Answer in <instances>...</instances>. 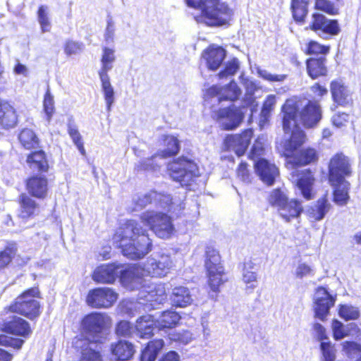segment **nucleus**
<instances>
[{"instance_id": "34", "label": "nucleus", "mask_w": 361, "mask_h": 361, "mask_svg": "<svg viewBox=\"0 0 361 361\" xmlns=\"http://www.w3.org/2000/svg\"><path fill=\"white\" fill-rule=\"evenodd\" d=\"M334 188V202L339 205L347 204L350 196L348 194L350 183L347 180L341 181L338 185H331Z\"/></svg>"}, {"instance_id": "35", "label": "nucleus", "mask_w": 361, "mask_h": 361, "mask_svg": "<svg viewBox=\"0 0 361 361\" xmlns=\"http://www.w3.org/2000/svg\"><path fill=\"white\" fill-rule=\"evenodd\" d=\"M8 310L11 313H18L30 319H35L40 314L39 307H36L34 310L29 304L23 302H15L9 306Z\"/></svg>"}, {"instance_id": "52", "label": "nucleus", "mask_w": 361, "mask_h": 361, "mask_svg": "<svg viewBox=\"0 0 361 361\" xmlns=\"http://www.w3.org/2000/svg\"><path fill=\"white\" fill-rule=\"evenodd\" d=\"M16 255L13 247H7L0 252V269L5 268L11 262Z\"/></svg>"}, {"instance_id": "18", "label": "nucleus", "mask_w": 361, "mask_h": 361, "mask_svg": "<svg viewBox=\"0 0 361 361\" xmlns=\"http://www.w3.org/2000/svg\"><path fill=\"white\" fill-rule=\"evenodd\" d=\"M255 168L262 181L267 185H273L279 175V169L275 164L264 159L257 160L255 164Z\"/></svg>"}, {"instance_id": "7", "label": "nucleus", "mask_w": 361, "mask_h": 361, "mask_svg": "<svg viewBox=\"0 0 361 361\" xmlns=\"http://www.w3.org/2000/svg\"><path fill=\"white\" fill-rule=\"evenodd\" d=\"M188 6L197 8L206 19L216 20L214 23H228L226 19L219 17V13L229 14L230 9L219 0H185Z\"/></svg>"}, {"instance_id": "9", "label": "nucleus", "mask_w": 361, "mask_h": 361, "mask_svg": "<svg viewBox=\"0 0 361 361\" xmlns=\"http://www.w3.org/2000/svg\"><path fill=\"white\" fill-rule=\"evenodd\" d=\"M352 174L351 162L343 153L333 156L329 164V180L331 185H338Z\"/></svg>"}, {"instance_id": "11", "label": "nucleus", "mask_w": 361, "mask_h": 361, "mask_svg": "<svg viewBox=\"0 0 361 361\" xmlns=\"http://www.w3.org/2000/svg\"><path fill=\"white\" fill-rule=\"evenodd\" d=\"M117 293L110 288H98L89 291L87 303L94 308H107L117 300Z\"/></svg>"}, {"instance_id": "28", "label": "nucleus", "mask_w": 361, "mask_h": 361, "mask_svg": "<svg viewBox=\"0 0 361 361\" xmlns=\"http://www.w3.org/2000/svg\"><path fill=\"white\" fill-rule=\"evenodd\" d=\"M303 211L301 202L298 200H287L285 204L278 209L279 215L287 222L293 219L300 216Z\"/></svg>"}, {"instance_id": "36", "label": "nucleus", "mask_w": 361, "mask_h": 361, "mask_svg": "<svg viewBox=\"0 0 361 361\" xmlns=\"http://www.w3.org/2000/svg\"><path fill=\"white\" fill-rule=\"evenodd\" d=\"M164 345V343L161 339L149 342L142 352L140 361H155Z\"/></svg>"}, {"instance_id": "50", "label": "nucleus", "mask_w": 361, "mask_h": 361, "mask_svg": "<svg viewBox=\"0 0 361 361\" xmlns=\"http://www.w3.org/2000/svg\"><path fill=\"white\" fill-rule=\"evenodd\" d=\"M315 8L332 16L336 15L338 13V8L333 2L329 0H317Z\"/></svg>"}, {"instance_id": "27", "label": "nucleus", "mask_w": 361, "mask_h": 361, "mask_svg": "<svg viewBox=\"0 0 361 361\" xmlns=\"http://www.w3.org/2000/svg\"><path fill=\"white\" fill-rule=\"evenodd\" d=\"M226 56V52L221 47H210L202 53V57L207 61L210 70H216L221 64Z\"/></svg>"}, {"instance_id": "23", "label": "nucleus", "mask_w": 361, "mask_h": 361, "mask_svg": "<svg viewBox=\"0 0 361 361\" xmlns=\"http://www.w3.org/2000/svg\"><path fill=\"white\" fill-rule=\"evenodd\" d=\"M169 300L171 305L176 307H186L193 302L190 290L183 286H176L172 289Z\"/></svg>"}, {"instance_id": "33", "label": "nucleus", "mask_w": 361, "mask_h": 361, "mask_svg": "<svg viewBox=\"0 0 361 361\" xmlns=\"http://www.w3.org/2000/svg\"><path fill=\"white\" fill-rule=\"evenodd\" d=\"M111 351L116 360L126 361L132 357L135 353V348L132 343L126 341H120L112 345Z\"/></svg>"}, {"instance_id": "64", "label": "nucleus", "mask_w": 361, "mask_h": 361, "mask_svg": "<svg viewBox=\"0 0 361 361\" xmlns=\"http://www.w3.org/2000/svg\"><path fill=\"white\" fill-rule=\"evenodd\" d=\"M68 132L75 145L82 142L81 135L75 125L73 123H68Z\"/></svg>"}, {"instance_id": "10", "label": "nucleus", "mask_w": 361, "mask_h": 361, "mask_svg": "<svg viewBox=\"0 0 361 361\" xmlns=\"http://www.w3.org/2000/svg\"><path fill=\"white\" fill-rule=\"evenodd\" d=\"M154 202L159 204L161 207H169V210H171L176 205L175 201L169 195L157 193L155 191H151L145 195H140L135 197L133 200L134 207L131 211H139L144 209L147 204Z\"/></svg>"}, {"instance_id": "63", "label": "nucleus", "mask_w": 361, "mask_h": 361, "mask_svg": "<svg viewBox=\"0 0 361 361\" xmlns=\"http://www.w3.org/2000/svg\"><path fill=\"white\" fill-rule=\"evenodd\" d=\"M348 114L338 112L332 116L331 121L334 126L340 128L345 126L348 122Z\"/></svg>"}, {"instance_id": "49", "label": "nucleus", "mask_w": 361, "mask_h": 361, "mask_svg": "<svg viewBox=\"0 0 361 361\" xmlns=\"http://www.w3.org/2000/svg\"><path fill=\"white\" fill-rule=\"evenodd\" d=\"M339 316L345 320H355L360 317V312L355 307L343 305H341L339 312Z\"/></svg>"}, {"instance_id": "20", "label": "nucleus", "mask_w": 361, "mask_h": 361, "mask_svg": "<svg viewBox=\"0 0 361 361\" xmlns=\"http://www.w3.org/2000/svg\"><path fill=\"white\" fill-rule=\"evenodd\" d=\"M218 118L224 129L233 130L239 126L243 120V115L239 109L228 108L219 111Z\"/></svg>"}, {"instance_id": "19", "label": "nucleus", "mask_w": 361, "mask_h": 361, "mask_svg": "<svg viewBox=\"0 0 361 361\" xmlns=\"http://www.w3.org/2000/svg\"><path fill=\"white\" fill-rule=\"evenodd\" d=\"M73 344L81 352L80 361H102L101 355L94 348V343L84 338H75Z\"/></svg>"}, {"instance_id": "14", "label": "nucleus", "mask_w": 361, "mask_h": 361, "mask_svg": "<svg viewBox=\"0 0 361 361\" xmlns=\"http://www.w3.org/2000/svg\"><path fill=\"white\" fill-rule=\"evenodd\" d=\"M240 94V89L235 82L232 81L228 86L224 88H221L217 85L211 87L207 90L205 97L214 98L215 101L220 102L222 100H236Z\"/></svg>"}, {"instance_id": "16", "label": "nucleus", "mask_w": 361, "mask_h": 361, "mask_svg": "<svg viewBox=\"0 0 361 361\" xmlns=\"http://www.w3.org/2000/svg\"><path fill=\"white\" fill-rule=\"evenodd\" d=\"M2 329L6 333L23 337H27L32 333L28 322L16 315L7 317L4 320Z\"/></svg>"}, {"instance_id": "38", "label": "nucleus", "mask_w": 361, "mask_h": 361, "mask_svg": "<svg viewBox=\"0 0 361 361\" xmlns=\"http://www.w3.org/2000/svg\"><path fill=\"white\" fill-rule=\"evenodd\" d=\"M18 140L26 149H35L39 144V140L35 133L29 128H25L20 133Z\"/></svg>"}, {"instance_id": "1", "label": "nucleus", "mask_w": 361, "mask_h": 361, "mask_svg": "<svg viewBox=\"0 0 361 361\" xmlns=\"http://www.w3.org/2000/svg\"><path fill=\"white\" fill-rule=\"evenodd\" d=\"M140 220L127 221L114 236V240L119 241L123 254L132 259L143 258L152 249V241L141 223L160 238H169L174 231L171 217L163 212L146 211L140 215Z\"/></svg>"}, {"instance_id": "15", "label": "nucleus", "mask_w": 361, "mask_h": 361, "mask_svg": "<svg viewBox=\"0 0 361 361\" xmlns=\"http://www.w3.org/2000/svg\"><path fill=\"white\" fill-rule=\"evenodd\" d=\"M252 137V130H247L240 135L228 136L224 140L225 147L227 150L235 152L240 157L245 152Z\"/></svg>"}, {"instance_id": "21", "label": "nucleus", "mask_w": 361, "mask_h": 361, "mask_svg": "<svg viewBox=\"0 0 361 361\" xmlns=\"http://www.w3.org/2000/svg\"><path fill=\"white\" fill-rule=\"evenodd\" d=\"M109 317L104 314L92 313L85 317L83 327L87 331L97 334L101 332L109 324Z\"/></svg>"}, {"instance_id": "45", "label": "nucleus", "mask_w": 361, "mask_h": 361, "mask_svg": "<svg viewBox=\"0 0 361 361\" xmlns=\"http://www.w3.org/2000/svg\"><path fill=\"white\" fill-rule=\"evenodd\" d=\"M116 332L118 336L124 337H130L135 335L136 337L142 338L137 334V324L133 327L128 321H121L116 326Z\"/></svg>"}, {"instance_id": "56", "label": "nucleus", "mask_w": 361, "mask_h": 361, "mask_svg": "<svg viewBox=\"0 0 361 361\" xmlns=\"http://www.w3.org/2000/svg\"><path fill=\"white\" fill-rule=\"evenodd\" d=\"M238 69L239 62L238 59H233L226 63L225 69L219 73V78H223L229 75H233L238 71Z\"/></svg>"}, {"instance_id": "12", "label": "nucleus", "mask_w": 361, "mask_h": 361, "mask_svg": "<svg viewBox=\"0 0 361 361\" xmlns=\"http://www.w3.org/2000/svg\"><path fill=\"white\" fill-rule=\"evenodd\" d=\"M315 317L322 321L325 320L329 310L334 305L335 298L323 287L317 288L314 295Z\"/></svg>"}, {"instance_id": "42", "label": "nucleus", "mask_w": 361, "mask_h": 361, "mask_svg": "<svg viewBox=\"0 0 361 361\" xmlns=\"http://www.w3.org/2000/svg\"><path fill=\"white\" fill-rule=\"evenodd\" d=\"M39 297V291L38 288L35 287L31 288L19 295L16 299L15 302H23L25 303H27L35 310L36 307H40L39 302L35 299Z\"/></svg>"}, {"instance_id": "43", "label": "nucleus", "mask_w": 361, "mask_h": 361, "mask_svg": "<svg viewBox=\"0 0 361 361\" xmlns=\"http://www.w3.org/2000/svg\"><path fill=\"white\" fill-rule=\"evenodd\" d=\"M291 9L294 20L302 22L307 13V2L305 0H292Z\"/></svg>"}, {"instance_id": "8", "label": "nucleus", "mask_w": 361, "mask_h": 361, "mask_svg": "<svg viewBox=\"0 0 361 361\" xmlns=\"http://www.w3.org/2000/svg\"><path fill=\"white\" fill-rule=\"evenodd\" d=\"M174 267L171 257L164 252L149 257L143 265L142 271L147 276L152 277H164Z\"/></svg>"}, {"instance_id": "4", "label": "nucleus", "mask_w": 361, "mask_h": 361, "mask_svg": "<svg viewBox=\"0 0 361 361\" xmlns=\"http://www.w3.org/2000/svg\"><path fill=\"white\" fill-rule=\"evenodd\" d=\"M134 274L133 268L127 269L123 264L113 263L97 267L93 272L92 279L97 283H112L120 276L123 283H130V287L134 288L133 283L139 280L138 278L133 277Z\"/></svg>"}, {"instance_id": "29", "label": "nucleus", "mask_w": 361, "mask_h": 361, "mask_svg": "<svg viewBox=\"0 0 361 361\" xmlns=\"http://www.w3.org/2000/svg\"><path fill=\"white\" fill-rule=\"evenodd\" d=\"M17 115L14 108L8 102H0V126L9 129L16 126Z\"/></svg>"}, {"instance_id": "51", "label": "nucleus", "mask_w": 361, "mask_h": 361, "mask_svg": "<svg viewBox=\"0 0 361 361\" xmlns=\"http://www.w3.org/2000/svg\"><path fill=\"white\" fill-rule=\"evenodd\" d=\"M343 349L345 355L351 360L358 358L361 355V345L355 342H345Z\"/></svg>"}, {"instance_id": "22", "label": "nucleus", "mask_w": 361, "mask_h": 361, "mask_svg": "<svg viewBox=\"0 0 361 361\" xmlns=\"http://www.w3.org/2000/svg\"><path fill=\"white\" fill-rule=\"evenodd\" d=\"M140 297L151 302V305L163 303L166 299L164 284L159 283L149 286L147 288H144L140 293Z\"/></svg>"}, {"instance_id": "24", "label": "nucleus", "mask_w": 361, "mask_h": 361, "mask_svg": "<svg viewBox=\"0 0 361 361\" xmlns=\"http://www.w3.org/2000/svg\"><path fill=\"white\" fill-rule=\"evenodd\" d=\"M331 209V204L326 195L319 198L314 205L307 209V215L310 220L319 221L322 220Z\"/></svg>"}, {"instance_id": "54", "label": "nucleus", "mask_w": 361, "mask_h": 361, "mask_svg": "<svg viewBox=\"0 0 361 361\" xmlns=\"http://www.w3.org/2000/svg\"><path fill=\"white\" fill-rule=\"evenodd\" d=\"M265 149V139L263 136L259 137L254 143L250 157L252 159H257L260 155L263 154Z\"/></svg>"}, {"instance_id": "58", "label": "nucleus", "mask_w": 361, "mask_h": 361, "mask_svg": "<svg viewBox=\"0 0 361 361\" xmlns=\"http://www.w3.org/2000/svg\"><path fill=\"white\" fill-rule=\"evenodd\" d=\"M83 44L74 41H68L65 44L64 51L66 55H75L82 52Z\"/></svg>"}, {"instance_id": "46", "label": "nucleus", "mask_w": 361, "mask_h": 361, "mask_svg": "<svg viewBox=\"0 0 361 361\" xmlns=\"http://www.w3.org/2000/svg\"><path fill=\"white\" fill-rule=\"evenodd\" d=\"M164 141L166 145V149L164 152L163 157L173 156L178 152L180 145L177 137L173 135H165Z\"/></svg>"}, {"instance_id": "39", "label": "nucleus", "mask_w": 361, "mask_h": 361, "mask_svg": "<svg viewBox=\"0 0 361 361\" xmlns=\"http://www.w3.org/2000/svg\"><path fill=\"white\" fill-rule=\"evenodd\" d=\"M311 29L320 37L328 39L341 32L338 24H312Z\"/></svg>"}, {"instance_id": "6", "label": "nucleus", "mask_w": 361, "mask_h": 361, "mask_svg": "<svg viewBox=\"0 0 361 361\" xmlns=\"http://www.w3.org/2000/svg\"><path fill=\"white\" fill-rule=\"evenodd\" d=\"M204 265L209 278V285L213 291L216 292L219 287L226 281L223 279L224 269L216 250L210 247H207Z\"/></svg>"}, {"instance_id": "40", "label": "nucleus", "mask_w": 361, "mask_h": 361, "mask_svg": "<svg viewBox=\"0 0 361 361\" xmlns=\"http://www.w3.org/2000/svg\"><path fill=\"white\" fill-rule=\"evenodd\" d=\"M102 82V89L104 93L106 109L108 111L111 109V106L114 102V90L110 82L109 75H99Z\"/></svg>"}, {"instance_id": "13", "label": "nucleus", "mask_w": 361, "mask_h": 361, "mask_svg": "<svg viewBox=\"0 0 361 361\" xmlns=\"http://www.w3.org/2000/svg\"><path fill=\"white\" fill-rule=\"evenodd\" d=\"M293 181L295 183L302 196L307 200L314 197L312 188L315 178L313 173L307 169L295 170L292 174Z\"/></svg>"}, {"instance_id": "31", "label": "nucleus", "mask_w": 361, "mask_h": 361, "mask_svg": "<svg viewBox=\"0 0 361 361\" xmlns=\"http://www.w3.org/2000/svg\"><path fill=\"white\" fill-rule=\"evenodd\" d=\"M242 280L245 284V290L247 293H252L257 287V274L255 271V264L252 261L244 263Z\"/></svg>"}, {"instance_id": "53", "label": "nucleus", "mask_w": 361, "mask_h": 361, "mask_svg": "<svg viewBox=\"0 0 361 361\" xmlns=\"http://www.w3.org/2000/svg\"><path fill=\"white\" fill-rule=\"evenodd\" d=\"M170 339L181 344L187 345L192 341L193 336L189 331H181L171 334Z\"/></svg>"}, {"instance_id": "55", "label": "nucleus", "mask_w": 361, "mask_h": 361, "mask_svg": "<svg viewBox=\"0 0 361 361\" xmlns=\"http://www.w3.org/2000/svg\"><path fill=\"white\" fill-rule=\"evenodd\" d=\"M329 51V47H325L317 42L311 41L307 44L306 53L308 54H326Z\"/></svg>"}, {"instance_id": "60", "label": "nucleus", "mask_w": 361, "mask_h": 361, "mask_svg": "<svg viewBox=\"0 0 361 361\" xmlns=\"http://www.w3.org/2000/svg\"><path fill=\"white\" fill-rule=\"evenodd\" d=\"M332 329L334 337L336 340L342 339L348 334V331L345 329L343 324L336 319H334L332 322Z\"/></svg>"}, {"instance_id": "3", "label": "nucleus", "mask_w": 361, "mask_h": 361, "mask_svg": "<svg viewBox=\"0 0 361 361\" xmlns=\"http://www.w3.org/2000/svg\"><path fill=\"white\" fill-rule=\"evenodd\" d=\"M180 318L178 312L171 310L164 311L156 317L145 315L137 320V331L141 338L147 339L153 335L154 326L159 330L172 329Z\"/></svg>"}, {"instance_id": "2", "label": "nucleus", "mask_w": 361, "mask_h": 361, "mask_svg": "<svg viewBox=\"0 0 361 361\" xmlns=\"http://www.w3.org/2000/svg\"><path fill=\"white\" fill-rule=\"evenodd\" d=\"M283 128L288 134L291 133L286 149L292 151L300 147L305 140V134L298 127L302 123L306 128L317 125L322 118V109L318 102L305 99H287L282 107Z\"/></svg>"}, {"instance_id": "5", "label": "nucleus", "mask_w": 361, "mask_h": 361, "mask_svg": "<svg viewBox=\"0 0 361 361\" xmlns=\"http://www.w3.org/2000/svg\"><path fill=\"white\" fill-rule=\"evenodd\" d=\"M170 177L179 182L182 186H188L199 176L196 164L185 158H179L169 163L167 166Z\"/></svg>"}, {"instance_id": "26", "label": "nucleus", "mask_w": 361, "mask_h": 361, "mask_svg": "<svg viewBox=\"0 0 361 361\" xmlns=\"http://www.w3.org/2000/svg\"><path fill=\"white\" fill-rule=\"evenodd\" d=\"M116 50L114 47L103 45L100 59L101 67L98 71L99 75H109L108 73L114 68L116 61Z\"/></svg>"}, {"instance_id": "44", "label": "nucleus", "mask_w": 361, "mask_h": 361, "mask_svg": "<svg viewBox=\"0 0 361 361\" xmlns=\"http://www.w3.org/2000/svg\"><path fill=\"white\" fill-rule=\"evenodd\" d=\"M267 200L269 203L278 210L288 198L286 192L281 189H274L270 192Z\"/></svg>"}, {"instance_id": "17", "label": "nucleus", "mask_w": 361, "mask_h": 361, "mask_svg": "<svg viewBox=\"0 0 361 361\" xmlns=\"http://www.w3.org/2000/svg\"><path fill=\"white\" fill-rule=\"evenodd\" d=\"M289 141V139L287 140L284 144L285 152L284 154L287 157V162L289 164L293 166H300V165H307L313 162H315L318 156L317 152L314 149L307 148L300 150L298 154H294L293 156L291 154L295 151L298 147L292 151H289L286 149L287 142Z\"/></svg>"}, {"instance_id": "61", "label": "nucleus", "mask_w": 361, "mask_h": 361, "mask_svg": "<svg viewBox=\"0 0 361 361\" xmlns=\"http://www.w3.org/2000/svg\"><path fill=\"white\" fill-rule=\"evenodd\" d=\"M257 73L259 77L262 78L263 79L269 82H282L286 78V75L271 74L267 70L263 69H258Z\"/></svg>"}, {"instance_id": "59", "label": "nucleus", "mask_w": 361, "mask_h": 361, "mask_svg": "<svg viewBox=\"0 0 361 361\" xmlns=\"http://www.w3.org/2000/svg\"><path fill=\"white\" fill-rule=\"evenodd\" d=\"M324 361H334L336 358L335 349L330 343L322 341L321 343Z\"/></svg>"}, {"instance_id": "25", "label": "nucleus", "mask_w": 361, "mask_h": 361, "mask_svg": "<svg viewBox=\"0 0 361 361\" xmlns=\"http://www.w3.org/2000/svg\"><path fill=\"white\" fill-rule=\"evenodd\" d=\"M331 92L334 101L341 106H347L352 103L351 94L341 81H333Z\"/></svg>"}, {"instance_id": "62", "label": "nucleus", "mask_w": 361, "mask_h": 361, "mask_svg": "<svg viewBox=\"0 0 361 361\" xmlns=\"http://www.w3.org/2000/svg\"><path fill=\"white\" fill-rule=\"evenodd\" d=\"M24 341L22 339H13L6 336H0V344L3 345H8L14 348L20 349Z\"/></svg>"}, {"instance_id": "41", "label": "nucleus", "mask_w": 361, "mask_h": 361, "mask_svg": "<svg viewBox=\"0 0 361 361\" xmlns=\"http://www.w3.org/2000/svg\"><path fill=\"white\" fill-rule=\"evenodd\" d=\"M20 216L23 219L28 218L35 214L37 210L35 202L25 194H22L20 197Z\"/></svg>"}, {"instance_id": "57", "label": "nucleus", "mask_w": 361, "mask_h": 361, "mask_svg": "<svg viewBox=\"0 0 361 361\" xmlns=\"http://www.w3.org/2000/svg\"><path fill=\"white\" fill-rule=\"evenodd\" d=\"M295 275L296 278L312 276L314 275V269L305 263H299L295 269Z\"/></svg>"}, {"instance_id": "30", "label": "nucleus", "mask_w": 361, "mask_h": 361, "mask_svg": "<svg viewBox=\"0 0 361 361\" xmlns=\"http://www.w3.org/2000/svg\"><path fill=\"white\" fill-rule=\"evenodd\" d=\"M27 189L32 195L43 198L47 192V180L44 176H33L27 180Z\"/></svg>"}, {"instance_id": "37", "label": "nucleus", "mask_w": 361, "mask_h": 361, "mask_svg": "<svg viewBox=\"0 0 361 361\" xmlns=\"http://www.w3.org/2000/svg\"><path fill=\"white\" fill-rule=\"evenodd\" d=\"M325 61V59L323 57L319 59L312 58L307 61V69L311 78H316L326 75L327 71Z\"/></svg>"}, {"instance_id": "48", "label": "nucleus", "mask_w": 361, "mask_h": 361, "mask_svg": "<svg viewBox=\"0 0 361 361\" xmlns=\"http://www.w3.org/2000/svg\"><path fill=\"white\" fill-rule=\"evenodd\" d=\"M43 108L47 121L49 123L55 111L54 97L51 94L49 88L47 89L44 97Z\"/></svg>"}, {"instance_id": "32", "label": "nucleus", "mask_w": 361, "mask_h": 361, "mask_svg": "<svg viewBox=\"0 0 361 361\" xmlns=\"http://www.w3.org/2000/svg\"><path fill=\"white\" fill-rule=\"evenodd\" d=\"M27 163L33 171L46 172L49 164L44 151L39 150L31 153L27 157Z\"/></svg>"}, {"instance_id": "47", "label": "nucleus", "mask_w": 361, "mask_h": 361, "mask_svg": "<svg viewBox=\"0 0 361 361\" xmlns=\"http://www.w3.org/2000/svg\"><path fill=\"white\" fill-rule=\"evenodd\" d=\"M275 104L276 97L273 94L269 95L263 104V106L260 113V123H266L268 121Z\"/></svg>"}]
</instances>
